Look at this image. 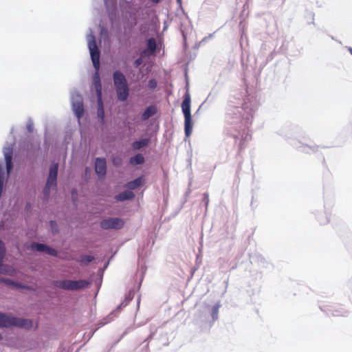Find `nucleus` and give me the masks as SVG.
I'll return each mask as SVG.
<instances>
[{
  "label": "nucleus",
  "mask_w": 352,
  "mask_h": 352,
  "mask_svg": "<svg viewBox=\"0 0 352 352\" xmlns=\"http://www.w3.org/2000/svg\"><path fill=\"white\" fill-rule=\"evenodd\" d=\"M147 46L151 52H154L156 50V42L155 38H149L147 41Z\"/></svg>",
  "instance_id": "6ab92c4d"
},
{
  "label": "nucleus",
  "mask_w": 352,
  "mask_h": 352,
  "mask_svg": "<svg viewBox=\"0 0 352 352\" xmlns=\"http://www.w3.org/2000/svg\"><path fill=\"white\" fill-rule=\"evenodd\" d=\"M124 221L120 218H108L100 222V226L104 230H119L124 227Z\"/></svg>",
  "instance_id": "0eeeda50"
},
{
  "label": "nucleus",
  "mask_w": 352,
  "mask_h": 352,
  "mask_svg": "<svg viewBox=\"0 0 352 352\" xmlns=\"http://www.w3.org/2000/svg\"><path fill=\"white\" fill-rule=\"evenodd\" d=\"M32 322L30 320L11 317L6 314L0 313V327H10L12 326L30 328Z\"/></svg>",
  "instance_id": "20e7f679"
},
{
  "label": "nucleus",
  "mask_w": 352,
  "mask_h": 352,
  "mask_svg": "<svg viewBox=\"0 0 352 352\" xmlns=\"http://www.w3.org/2000/svg\"><path fill=\"white\" fill-rule=\"evenodd\" d=\"M177 3L181 6L182 5V0H177Z\"/></svg>",
  "instance_id": "c756f323"
},
{
  "label": "nucleus",
  "mask_w": 352,
  "mask_h": 352,
  "mask_svg": "<svg viewBox=\"0 0 352 352\" xmlns=\"http://www.w3.org/2000/svg\"><path fill=\"white\" fill-rule=\"evenodd\" d=\"M182 109L184 116V130L186 137H189L192 131V123L190 113V95L186 92L182 103Z\"/></svg>",
  "instance_id": "7ed1b4c3"
},
{
  "label": "nucleus",
  "mask_w": 352,
  "mask_h": 352,
  "mask_svg": "<svg viewBox=\"0 0 352 352\" xmlns=\"http://www.w3.org/2000/svg\"><path fill=\"white\" fill-rule=\"evenodd\" d=\"M47 245L38 243H33L31 245V249L37 252H45Z\"/></svg>",
  "instance_id": "dca6fc26"
},
{
  "label": "nucleus",
  "mask_w": 352,
  "mask_h": 352,
  "mask_svg": "<svg viewBox=\"0 0 352 352\" xmlns=\"http://www.w3.org/2000/svg\"><path fill=\"white\" fill-rule=\"evenodd\" d=\"M151 1L153 3H157L160 1V0H151Z\"/></svg>",
  "instance_id": "c85d7f7f"
},
{
  "label": "nucleus",
  "mask_w": 352,
  "mask_h": 352,
  "mask_svg": "<svg viewBox=\"0 0 352 352\" xmlns=\"http://www.w3.org/2000/svg\"><path fill=\"white\" fill-rule=\"evenodd\" d=\"M148 144V139H143L139 141H135L132 144V147L135 150L140 149L142 147H144L147 146Z\"/></svg>",
  "instance_id": "2eb2a0df"
},
{
  "label": "nucleus",
  "mask_w": 352,
  "mask_h": 352,
  "mask_svg": "<svg viewBox=\"0 0 352 352\" xmlns=\"http://www.w3.org/2000/svg\"><path fill=\"white\" fill-rule=\"evenodd\" d=\"M94 260V257L89 255H84L80 258V261L85 264H88Z\"/></svg>",
  "instance_id": "aec40b11"
},
{
  "label": "nucleus",
  "mask_w": 352,
  "mask_h": 352,
  "mask_svg": "<svg viewBox=\"0 0 352 352\" xmlns=\"http://www.w3.org/2000/svg\"><path fill=\"white\" fill-rule=\"evenodd\" d=\"M27 130L28 131V132L30 133H32L33 131H34V124L32 121H30L28 122V123L27 124Z\"/></svg>",
  "instance_id": "393cba45"
},
{
  "label": "nucleus",
  "mask_w": 352,
  "mask_h": 352,
  "mask_svg": "<svg viewBox=\"0 0 352 352\" xmlns=\"http://www.w3.org/2000/svg\"><path fill=\"white\" fill-rule=\"evenodd\" d=\"M130 161L131 164H142L144 162V158L142 155L137 154L133 157H131Z\"/></svg>",
  "instance_id": "a211bd4d"
},
{
  "label": "nucleus",
  "mask_w": 352,
  "mask_h": 352,
  "mask_svg": "<svg viewBox=\"0 0 352 352\" xmlns=\"http://www.w3.org/2000/svg\"><path fill=\"white\" fill-rule=\"evenodd\" d=\"M90 285V281L87 280H62L54 281V285L56 287L70 290L76 291L87 287Z\"/></svg>",
  "instance_id": "39448f33"
},
{
  "label": "nucleus",
  "mask_w": 352,
  "mask_h": 352,
  "mask_svg": "<svg viewBox=\"0 0 352 352\" xmlns=\"http://www.w3.org/2000/svg\"><path fill=\"white\" fill-rule=\"evenodd\" d=\"M135 197L134 193L131 190L124 191L116 197L118 201H124L133 199Z\"/></svg>",
  "instance_id": "4468645a"
},
{
  "label": "nucleus",
  "mask_w": 352,
  "mask_h": 352,
  "mask_svg": "<svg viewBox=\"0 0 352 352\" xmlns=\"http://www.w3.org/2000/svg\"><path fill=\"white\" fill-rule=\"evenodd\" d=\"M98 116L102 120V121H104V111L103 108V104L102 101V98H100V101L98 100Z\"/></svg>",
  "instance_id": "f3484780"
},
{
  "label": "nucleus",
  "mask_w": 352,
  "mask_h": 352,
  "mask_svg": "<svg viewBox=\"0 0 352 352\" xmlns=\"http://www.w3.org/2000/svg\"><path fill=\"white\" fill-rule=\"evenodd\" d=\"M143 60H142V58H138V59H136L133 63V65L135 67H139L140 65H142Z\"/></svg>",
  "instance_id": "a878e982"
},
{
  "label": "nucleus",
  "mask_w": 352,
  "mask_h": 352,
  "mask_svg": "<svg viewBox=\"0 0 352 352\" xmlns=\"http://www.w3.org/2000/svg\"><path fill=\"white\" fill-rule=\"evenodd\" d=\"M219 308V305H217L213 307V309H212V316H213V318L214 317V316H217L218 314Z\"/></svg>",
  "instance_id": "bb28decb"
},
{
  "label": "nucleus",
  "mask_w": 352,
  "mask_h": 352,
  "mask_svg": "<svg viewBox=\"0 0 352 352\" xmlns=\"http://www.w3.org/2000/svg\"><path fill=\"white\" fill-rule=\"evenodd\" d=\"M157 107L155 105H151L148 107L145 111L142 114V120H146L149 118L152 117L153 116L155 115L157 113Z\"/></svg>",
  "instance_id": "f8f14e48"
},
{
  "label": "nucleus",
  "mask_w": 352,
  "mask_h": 352,
  "mask_svg": "<svg viewBox=\"0 0 352 352\" xmlns=\"http://www.w3.org/2000/svg\"><path fill=\"white\" fill-rule=\"evenodd\" d=\"M157 85V81L155 79H151L148 81V86L149 89L153 90L156 88Z\"/></svg>",
  "instance_id": "b1692460"
},
{
  "label": "nucleus",
  "mask_w": 352,
  "mask_h": 352,
  "mask_svg": "<svg viewBox=\"0 0 352 352\" xmlns=\"http://www.w3.org/2000/svg\"><path fill=\"white\" fill-rule=\"evenodd\" d=\"M74 111L78 118H80L84 114V107L81 98L77 96V100L73 102Z\"/></svg>",
  "instance_id": "9d476101"
},
{
  "label": "nucleus",
  "mask_w": 352,
  "mask_h": 352,
  "mask_svg": "<svg viewBox=\"0 0 352 352\" xmlns=\"http://www.w3.org/2000/svg\"><path fill=\"white\" fill-rule=\"evenodd\" d=\"M74 192H76V190H74L72 191V195H74Z\"/></svg>",
  "instance_id": "7c9ffc66"
},
{
  "label": "nucleus",
  "mask_w": 352,
  "mask_h": 352,
  "mask_svg": "<svg viewBox=\"0 0 352 352\" xmlns=\"http://www.w3.org/2000/svg\"><path fill=\"white\" fill-rule=\"evenodd\" d=\"M331 316L333 317H346L348 315V311L340 303H333L325 309Z\"/></svg>",
  "instance_id": "6e6552de"
},
{
  "label": "nucleus",
  "mask_w": 352,
  "mask_h": 352,
  "mask_svg": "<svg viewBox=\"0 0 352 352\" xmlns=\"http://www.w3.org/2000/svg\"><path fill=\"white\" fill-rule=\"evenodd\" d=\"M95 170L98 175L104 176L107 171L106 160L104 158H97L95 163Z\"/></svg>",
  "instance_id": "1a4fd4ad"
},
{
  "label": "nucleus",
  "mask_w": 352,
  "mask_h": 352,
  "mask_svg": "<svg viewBox=\"0 0 352 352\" xmlns=\"http://www.w3.org/2000/svg\"><path fill=\"white\" fill-rule=\"evenodd\" d=\"M45 252H46L47 254L52 255V256L57 255V251L55 249L50 248L47 245V248H45Z\"/></svg>",
  "instance_id": "5701e85b"
},
{
  "label": "nucleus",
  "mask_w": 352,
  "mask_h": 352,
  "mask_svg": "<svg viewBox=\"0 0 352 352\" xmlns=\"http://www.w3.org/2000/svg\"><path fill=\"white\" fill-rule=\"evenodd\" d=\"M58 164H54L50 166L49 177L47 178L43 192L45 197L49 196L51 188L56 187Z\"/></svg>",
  "instance_id": "423d86ee"
},
{
  "label": "nucleus",
  "mask_w": 352,
  "mask_h": 352,
  "mask_svg": "<svg viewBox=\"0 0 352 352\" xmlns=\"http://www.w3.org/2000/svg\"><path fill=\"white\" fill-rule=\"evenodd\" d=\"M50 226L53 230H54V228L56 227V226H57L56 221H50Z\"/></svg>",
  "instance_id": "cd10ccee"
},
{
  "label": "nucleus",
  "mask_w": 352,
  "mask_h": 352,
  "mask_svg": "<svg viewBox=\"0 0 352 352\" xmlns=\"http://www.w3.org/2000/svg\"><path fill=\"white\" fill-rule=\"evenodd\" d=\"M144 182V179L143 177H140L133 181L129 182L126 184V187L130 190H135L137 188L143 185Z\"/></svg>",
  "instance_id": "ddd939ff"
},
{
  "label": "nucleus",
  "mask_w": 352,
  "mask_h": 352,
  "mask_svg": "<svg viewBox=\"0 0 352 352\" xmlns=\"http://www.w3.org/2000/svg\"><path fill=\"white\" fill-rule=\"evenodd\" d=\"M349 51H350L351 54H352V48H351V49L349 50Z\"/></svg>",
  "instance_id": "2f4dec72"
},
{
  "label": "nucleus",
  "mask_w": 352,
  "mask_h": 352,
  "mask_svg": "<svg viewBox=\"0 0 352 352\" xmlns=\"http://www.w3.org/2000/svg\"><path fill=\"white\" fill-rule=\"evenodd\" d=\"M88 47L90 52L91 58L93 65L96 69V74L94 76V85L97 94V100L100 101L102 98V85L100 78L98 74L100 69V51L98 48L95 37L94 36L89 40Z\"/></svg>",
  "instance_id": "f257e3e1"
},
{
  "label": "nucleus",
  "mask_w": 352,
  "mask_h": 352,
  "mask_svg": "<svg viewBox=\"0 0 352 352\" xmlns=\"http://www.w3.org/2000/svg\"><path fill=\"white\" fill-rule=\"evenodd\" d=\"M5 252H6L5 245H4L3 242L0 240V265H1V263L4 258Z\"/></svg>",
  "instance_id": "412c9836"
},
{
  "label": "nucleus",
  "mask_w": 352,
  "mask_h": 352,
  "mask_svg": "<svg viewBox=\"0 0 352 352\" xmlns=\"http://www.w3.org/2000/svg\"><path fill=\"white\" fill-rule=\"evenodd\" d=\"M113 79L118 99L120 101L126 100L129 89L125 76L121 72L116 71L113 74Z\"/></svg>",
  "instance_id": "f03ea898"
},
{
  "label": "nucleus",
  "mask_w": 352,
  "mask_h": 352,
  "mask_svg": "<svg viewBox=\"0 0 352 352\" xmlns=\"http://www.w3.org/2000/svg\"><path fill=\"white\" fill-rule=\"evenodd\" d=\"M4 156L6 164L7 173L9 174L12 168V148L10 147L6 148L4 150Z\"/></svg>",
  "instance_id": "9b49d317"
},
{
  "label": "nucleus",
  "mask_w": 352,
  "mask_h": 352,
  "mask_svg": "<svg viewBox=\"0 0 352 352\" xmlns=\"http://www.w3.org/2000/svg\"><path fill=\"white\" fill-rule=\"evenodd\" d=\"M0 282L5 283L9 285H14L18 287H23L20 284H16L8 278H0Z\"/></svg>",
  "instance_id": "4be33fe9"
}]
</instances>
